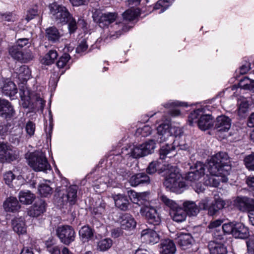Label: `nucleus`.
<instances>
[{"label": "nucleus", "mask_w": 254, "mask_h": 254, "mask_svg": "<svg viewBox=\"0 0 254 254\" xmlns=\"http://www.w3.org/2000/svg\"><path fill=\"white\" fill-rule=\"evenodd\" d=\"M206 169L211 176L219 177L229 174L231 168L228 154L220 152L213 156L208 163Z\"/></svg>", "instance_id": "obj_1"}, {"label": "nucleus", "mask_w": 254, "mask_h": 254, "mask_svg": "<svg viewBox=\"0 0 254 254\" xmlns=\"http://www.w3.org/2000/svg\"><path fill=\"white\" fill-rule=\"evenodd\" d=\"M162 172L165 178L164 185L167 188L173 191H179L186 187V183L176 166L168 165L164 167Z\"/></svg>", "instance_id": "obj_2"}, {"label": "nucleus", "mask_w": 254, "mask_h": 254, "mask_svg": "<svg viewBox=\"0 0 254 254\" xmlns=\"http://www.w3.org/2000/svg\"><path fill=\"white\" fill-rule=\"evenodd\" d=\"M30 45L29 38L18 39L15 45L9 48V53L13 59L21 63H27L33 59V56L30 53L24 54L22 49L25 47H29Z\"/></svg>", "instance_id": "obj_3"}, {"label": "nucleus", "mask_w": 254, "mask_h": 254, "mask_svg": "<svg viewBox=\"0 0 254 254\" xmlns=\"http://www.w3.org/2000/svg\"><path fill=\"white\" fill-rule=\"evenodd\" d=\"M28 164L35 171H45L51 168L45 154L39 151L25 154Z\"/></svg>", "instance_id": "obj_4"}, {"label": "nucleus", "mask_w": 254, "mask_h": 254, "mask_svg": "<svg viewBox=\"0 0 254 254\" xmlns=\"http://www.w3.org/2000/svg\"><path fill=\"white\" fill-rule=\"evenodd\" d=\"M50 13L52 18L57 23L62 25L67 24L72 16L68 9L64 6L54 2L49 5Z\"/></svg>", "instance_id": "obj_5"}, {"label": "nucleus", "mask_w": 254, "mask_h": 254, "mask_svg": "<svg viewBox=\"0 0 254 254\" xmlns=\"http://www.w3.org/2000/svg\"><path fill=\"white\" fill-rule=\"evenodd\" d=\"M140 213L141 215L146 217L149 224L154 226V229L158 231L162 230L163 226L161 217L155 207L150 205L142 206L140 209Z\"/></svg>", "instance_id": "obj_6"}, {"label": "nucleus", "mask_w": 254, "mask_h": 254, "mask_svg": "<svg viewBox=\"0 0 254 254\" xmlns=\"http://www.w3.org/2000/svg\"><path fill=\"white\" fill-rule=\"evenodd\" d=\"M234 204L240 211L248 213L250 221L254 225V199L247 196H238L234 200Z\"/></svg>", "instance_id": "obj_7"}, {"label": "nucleus", "mask_w": 254, "mask_h": 254, "mask_svg": "<svg viewBox=\"0 0 254 254\" xmlns=\"http://www.w3.org/2000/svg\"><path fill=\"white\" fill-rule=\"evenodd\" d=\"M160 198L166 205L171 208L170 214L174 221L181 223L186 220L187 216L186 211L183 208L179 207L174 201L170 199L164 195H162Z\"/></svg>", "instance_id": "obj_8"}, {"label": "nucleus", "mask_w": 254, "mask_h": 254, "mask_svg": "<svg viewBox=\"0 0 254 254\" xmlns=\"http://www.w3.org/2000/svg\"><path fill=\"white\" fill-rule=\"evenodd\" d=\"M117 16L116 12L103 13L98 10H96L92 15L94 21L98 23L101 27L108 26L116 20Z\"/></svg>", "instance_id": "obj_9"}, {"label": "nucleus", "mask_w": 254, "mask_h": 254, "mask_svg": "<svg viewBox=\"0 0 254 254\" xmlns=\"http://www.w3.org/2000/svg\"><path fill=\"white\" fill-rule=\"evenodd\" d=\"M157 136L156 142L158 143L165 141L172 135H177L175 133L176 127H171L169 122L161 124L157 127Z\"/></svg>", "instance_id": "obj_10"}, {"label": "nucleus", "mask_w": 254, "mask_h": 254, "mask_svg": "<svg viewBox=\"0 0 254 254\" xmlns=\"http://www.w3.org/2000/svg\"><path fill=\"white\" fill-rule=\"evenodd\" d=\"M57 234L63 244L68 245L75 240V233L72 227L64 226L58 228Z\"/></svg>", "instance_id": "obj_11"}, {"label": "nucleus", "mask_w": 254, "mask_h": 254, "mask_svg": "<svg viewBox=\"0 0 254 254\" xmlns=\"http://www.w3.org/2000/svg\"><path fill=\"white\" fill-rule=\"evenodd\" d=\"M17 151L13 149L7 143H0V161L2 162H10L17 158Z\"/></svg>", "instance_id": "obj_12"}, {"label": "nucleus", "mask_w": 254, "mask_h": 254, "mask_svg": "<svg viewBox=\"0 0 254 254\" xmlns=\"http://www.w3.org/2000/svg\"><path fill=\"white\" fill-rule=\"evenodd\" d=\"M206 166L207 165L202 162H197L194 168L192 169V171L188 172L186 174L185 177L186 180L190 182H195L198 181L204 175L208 176L207 171H206Z\"/></svg>", "instance_id": "obj_13"}, {"label": "nucleus", "mask_w": 254, "mask_h": 254, "mask_svg": "<svg viewBox=\"0 0 254 254\" xmlns=\"http://www.w3.org/2000/svg\"><path fill=\"white\" fill-rule=\"evenodd\" d=\"M176 144L177 142L174 141L173 144H166L162 146L160 149V158L163 160L167 157L170 158L176 154V149L186 150L189 148L188 145L185 143L178 144L176 147Z\"/></svg>", "instance_id": "obj_14"}, {"label": "nucleus", "mask_w": 254, "mask_h": 254, "mask_svg": "<svg viewBox=\"0 0 254 254\" xmlns=\"http://www.w3.org/2000/svg\"><path fill=\"white\" fill-rule=\"evenodd\" d=\"M158 231L155 229H146L143 230L141 233V239L146 243L154 244L160 241V236Z\"/></svg>", "instance_id": "obj_15"}, {"label": "nucleus", "mask_w": 254, "mask_h": 254, "mask_svg": "<svg viewBox=\"0 0 254 254\" xmlns=\"http://www.w3.org/2000/svg\"><path fill=\"white\" fill-rule=\"evenodd\" d=\"M15 114V112L11 103L4 99H0V117L9 120Z\"/></svg>", "instance_id": "obj_16"}, {"label": "nucleus", "mask_w": 254, "mask_h": 254, "mask_svg": "<svg viewBox=\"0 0 254 254\" xmlns=\"http://www.w3.org/2000/svg\"><path fill=\"white\" fill-rule=\"evenodd\" d=\"M46 203L42 199L36 201L27 211V215L30 217H37L46 211Z\"/></svg>", "instance_id": "obj_17"}, {"label": "nucleus", "mask_w": 254, "mask_h": 254, "mask_svg": "<svg viewBox=\"0 0 254 254\" xmlns=\"http://www.w3.org/2000/svg\"><path fill=\"white\" fill-rule=\"evenodd\" d=\"M231 126V120L228 117L222 115L217 117L215 128L220 132L228 131Z\"/></svg>", "instance_id": "obj_18"}, {"label": "nucleus", "mask_w": 254, "mask_h": 254, "mask_svg": "<svg viewBox=\"0 0 254 254\" xmlns=\"http://www.w3.org/2000/svg\"><path fill=\"white\" fill-rule=\"evenodd\" d=\"M1 88L2 93L8 96L11 99H13L17 93L15 84L9 79H6L3 81V85Z\"/></svg>", "instance_id": "obj_19"}, {"label": "nucleus", "mask_w": 254, "mask_h": 254, "mask_svg": "<svg viewBox=\"0 0 254 254\" xmlns=\"http://www.w3.org/2000/svg\"><path fill=\"white\" fill-rule=\"evenodd\" d=\"M118 221L121 225V228L125 230L133 229L136 224L133 217L128 213L121 215L119 218Z\"/></svg>", "instance_id": "obj_20"}, {"label": "nucleus", "mask_w": 254, "mask_h": 254, "mask_svg": "<svg viewBox=\"0 0 254 254\" xmlns=\"http://www.w3.org/2000/svg\"><path fill=\"white\" fill-rule=\"evenodd\" d=\"M177 236L176 242L183 249H186L191 247L193 240L190 234L179 232L177 233Z\"/></svg>", "instance_id": "obj_21"}, {"label": "nucleus", "mask_w": 254, "mask_h": 254, "mask_svg": "<svg viewBox=\"0 0 254 254\" xmlns=\"http://www.w3.org/2000/svg\"><path fill=\"white\" fill-rule=\"evenodd\" d=\"M78 189V187L76 185H71L68 187L66 190V193L63 195V200L68 202L70 205L74 204L77 201Z\"/></svg>", "instance_id": "obj_22"}, {"label": "nucleus", "mask_w": 254, "mask_h": 254, "mask_svg": "<svg viewBox=\"0 0 254 254\" xmlns=\"http://www.w3.org/2000/svg\"><path fill=\"white\" fill-rule=\"evenodd\" d=\"M150 181L149 177L145 173H137L132 176L129 179V183L133 187L148 184Z\"/></svg>", "instance_id": "obj_23"}, {"label": "nucleus", "mask_w": 254, "mask_h": 254, "mask_svg": "<svg viewBox=\"0 0 254 254\" xmlns=\"http://www.w3.org/2000/svg\"><path fill=\"white\" fill-rule=\"evenodd\" d=\"M116 207L122 211H127L129 205L128 197L125 195L118 194L113 195Z\"/></svg>", "instance_id": "obj_24"}, {"label": "nucleus", "mask_w": 254, "mask_h": 254, "mask_svg": "<svg viewBox=\"0 0 254 254\" xmlns=\"http://www.w3.org/2000/svg\"><path fill=\"white\" fill-rule=\"evenodd\" d=\"M178 106H188V103L186 102H181L178 101H169L168 103L164 105V107L169 110L168 112L171 116L177 117L181 114L180 110L177 108Z\"/></svg>", "instance_id": "obj_25"}, {"label": "nucleus", "mask_w": 254, "mask_h": 254, "mask_svg": "<svg viewBox=\"0 0 254 254\" xmlns=\"http://www.w3.org/2000/svg\"><path fill=\"white\" fill-rule=\"evenodd\" d=\"M214 122V118L211 115H204L200 117L197 125L201 130H206L213 127Z\"/></svg>", "instance_id": "obj_26"}, {"label": "nucleus", "mask_w": 254, "mask_h": 254, "mask_svg": "<svg viewBox=\"0 0 254 254\" xmlns=\"http://www.w3.org/2000/svg\"><path fill=\"white\" fill-rule=\"evenodd\" d=\"M176 251L174 242L170 239H165L160 243V252L162 254H174Z\"/></svg>", "instance_id": "obj_27"}, {"label": "nucleus", "mask_w": 254, "mask_h": 254, "mask_svg": "<svg viewBox=\"0 0 254 254\" xmlns=\"http://www.w3.org/2000/svg\"><path fill=\"white\" fill-rule=\"evenodd\" d=\"M79 235L83 243L88 242L93 238L94 230L88 225H84L79 230Z\"/></svg>", "instance_id": "obj_28"}, {"label": "nucleus", "mask_w": 254, "mask_h": 254, "mask_svg": "<svg viewBox=\"0 0 254 254\" xmlns=\"http://www.w3.org/2000/svg\"><path fill=\"white\" fill-rule=\"evenodd\" d=\"M3 206L4 210L7 212H14L20 208L17 198L12 196L7 198L3 202Z\"/></svg>", "instance_id": "obj_29"}, {"label": "nucleus", "mask_w": 254, "mask_h": 254, "mask_svg": "<svg viewBox=\"0 0 254 254\" xmlns=\"http://www.w3.org/2000/svg\"><path fill=\"white\" fill-rule=\"evenodd\" d=\"M208 248L210 254H226L227 250L224 244L215 241H210Z\"/></svg>", "instance_id": "obj_30"}, {"label": "nucleus", "mask_w": 254, "mask_h": 254, "mask_svg": "<svg viewBox=\"0 0 254 254\" xmlns=\"http://www.w3.org/2000/svg\"><path fill=\"white\" fill-rule=\"evenodd\" d=\"M183 206L187 215L189 216H195L199 212V208L193 201L186 200L183 202Z\"/></svg>", "instance_id": "obj_31"}, {"label": "nucleus", "mask_w": 254, "mask_h": 254, "mask_svg": "<svg viewBox=\"0 0 254 254\" xmlns=\"http://www.w3.org/2000/svg\"><path fill=\"white\" fill-rule=\"evenodd\" d=\"M249 236L248 229L241 223H237L234 225L233 236L236 238L246 239Z\"/></svg>", "instance_id": "obj_32"}, {"label": "nucleus", "mask_w": 254, "mask_h": 254, "mask_svg": "<svg viewBox=\"0 0 254 254\" xmlns=\"http://www.w3.org/2000/svg\"><path fill=\"white\" fill-rule=\"evenodd\" d=\"M45 32L46 38L52 43L59 42L62 36L59 30L55 26L47 28Z\"/></svg>", "instance_id": "obj_33"}, {"label": "nucleus", "mask_w": 254, "mask_h": 254, "mask_svg": "<svg viewBox=\"0 0 254 254\" xmlns=\"http://www.w3.org/2000/svg\"><path fill=\"white\" fill-rule=\"evenodd\" d=\"M225 203L221 198L215 199L211 203H209L208 214L210 216H213L221 209H222Z\"/></svg>", "instance_id": "obj_34"}, {"label": "nucleus", "mask_w": 254, "mask_h": 254, "mask_svg": "<svg viewBox=\"0 0 254 254\" xmlns=\"http://www.w3.org/2000/svg\"><path fill=\"white\" fill-rule=\"evenodd\" d=\"M15 73L17 74L18 78L23 81L29 79L31 76V71L27 66L23 65L15 69Z\"/></svg>", "instance_id": "obj_35"}, {"label": "nucleus", "mask_w": 254, "mask_h": 254, "mask_svg": "<svg viewBox=\"0 0 254 254\" xmlns=\"http://www.w3.org/2000/svg\"><path fill=\"white\" fill-rule=\"evenodd\" d=\"M19 199L21 203L24 204H30L35 199V195L30 191H21L19 193Z\"/></svg>", "instance_id": "obj_36"}, {"label": "nucleus", "mask_w": 254, "mask_h": 254, "mask_svg": "<svg viewBox=\"0 0 254 254\" xmlns=\"http://www.w3.org/2000/svg\"><path fill=\"white\" fill-rule=\"evenodd\" d=\"M58 56L57 52L55 50H50L41 60L42 64L50 65L54 63Z\"/></svg>", "instance_id": "obj_37"}, {"label": "nucleus", "mask_w": 254, "mask_h": 254, "mask_svg": "<svg viewBox=\"0 0 254 254\" xmlns=\"http://www.w3.org/2000/svg\"><path fill=\"white\" fill-rule=\"evenodd\" d=\"M113 29L112 32H114V34L110 33V37L116 38L120 36L123 32H126L128 30L127 27L124 25L122 22L116 23L115 24L111 26Z\"/></svg>", "instance_id": "obj_38"}, {"label": "nucleus", "mask_w": 254, "mask_h": 254, "mask_svg": "<svg viewBox=\"0 0 254 254\" xmlns=\"http://www.w3.org/2000/svg\"><path fill=\"white\" fill-rule=\"evenodd\" d=\"M239 108L238 114L241 118H245L246 114L248 112L249 104L246 98H242L238 101Z\"/></svg>", "instance_id": "obj_39"}, {"label": "nucleus", "mask_w": 254, "mask_h": 254, "mask_svg": "<svg viewBox=\"0 0 254 254\" xmlns=\"http://www.w3.org/2000/svg\"><path fill=\"white\" fill-rule=\"evenodd\" d=\"M155 141L156 140L150 139L149 141L140 144L143 151L144 155L146 156L153 152L156 147Z\"/></svg>", "instance_id": "obj_40"}, {"label": "nucleus", "mask_w": 254, "mask_h": 254, "mask_svg": "<svg viewBox=\"0 0 254 254\" xmlns=\"http://www.w3.org/2000/svg\"><path fill=\"white\" fill-rule=\"evenodd\" d=\"M162 164L158 161H153L149 163L148 167L146 169L147 173L149 174H153L158 171L159 173H163Z\"/></svg>", "instance_id": "obj_41"}, {"label": "nucleus", "mask_w": 254, "mask_h": 254, "mask_svg": "<svg viewBox=\"0 0 254 254\" xmlns=\"http://www.w3.org/2000/svg\"><path fill=\"white\" fill-rule=\"evenodd\" d=\"M139 14V10L137 9H128L123 13L124 19L126 21H131L135 19Z\"/></svg>", "instance_id": "obj_42"}, {"label": "nucleus", "mask_w": 254, "mask_h": 254, "mask_svg": "<svg viewBox=\"0 0 254 254\" xmlns=\"http://www.w3.org/2000/svg\"><path fill=\"white\" fill-rule=\"evenodd\" d=\"M13 230L18 234H24L26 232L25 222L21 219H18L13 223Z\"/></svg>", "instance_id": "obj_43"}, {"label": "nucleus", "mask_w": 254, "mask_h": 254, "mask_svg": "<svg viewBox=\"0 0 254 254\" xmlns=\"http://www.w3.org/2000/svg\"><path fill=\"white\" fill-rule=\"evenodd\" d=\"M238 85L241 88L253 90L254 88V81L245 76L240 79Z\"/></svg>", "instance_id": "obj_44"}, {"label": "nucleus", "mask_w": 254, "mask_h": 254, "mask_svg": "<svg viewBox=\"0 0 254 254\" xmlns=\"http://www.w3.org/2000/svg\"><path fill=\"white\" fill-rule=\"evenodd\" d=\"M112 240L110 238H106L100 240L97 244V249L100 251H106L112 246Z\"/></svg>", "instance_id": "obj_45"}, {"label": "nucleus", "mask_w": 254, "mask_h": 254, "mask_svg": "<svg viewBox=\"0 0 254 254\" xmlns=\"http://www.w3.org/2000/svg\"><path fill=\"white\" fill-rule=\"evenodd\" d=\"M202 110L197 109L192 112L188 117V122L190 126H193L194 123H198V120L200 117L202 116Z\"/></svg>", "instance_id": "obj_46"}, {"label": "nucleus", "mask_w": 254, "mask_h": 254, "mask_svg": "<svg viewBox=\"0 0 254 254\" xmlns=\"http://www.w3.org/2000/svg\"><path fill=\"white\" fill-rule=\"evenodd\" d=\"M38 191L41 196L47 197L52 193L53 189L50 185L43 183L39 185Z\"/></svg>", "instance_id": "obj_47"}, {"label": "nucleus", "mask_w": 254, "mask_h": 254, "mask_svg": "<svg viewBox=\"0 0 254 254\" xmlns=\"http://www.w3.org/2000/svg\"><path fill=\"white\" fill-rule=\"evenodd\" d=\"M128 154L134 158H138L144 156L140 144L133 146V147L130 149Z\"/></svg>", "instance_id": "obj_48"}, {"label": "nucleus", "mask_w": 254, "mask_h": 254, "mask_svg": "<svg viewBox=\"0 0 254 254\" xmlns=\"http://www.w3.org/2000/svg\"><path fill=\"white\" fill-rule=\"evenodd\" d=\"M213 237L215 241H219L223 244L226 239V234L222 230L219 229H215L213 233Z\"/></svg>", "instance_id": "obj_49"}, {"label": "nucleus", "mask_w": 254, "mask_h": 254, "mask_svg": "<svg viewBox=\"0 0 254 254\" xmlns=\"http://www.w3.org/2000/svg\"><path fill=\"white\" fill-rule=\"evenodd\" d=\"M70 57L68 54L64 53L57 62V65L59 68H63L65 67L70 60Z\"/></svg>", "instance_id": "obj_50"}, {"label": "nucleus", "mask_w": 254, "mask_h": 254, "mask_svg": "<svg viewBox=\"0 0 254 254\" xmlns=\"http://www.w3.org/2000/svg\"><path fill=\"white\" fill-rule=\"evenodd\" d=\"M244 161L247 169L249 170H254V154L253 153L246 156Z\"/></svg>", "instance_id": "obj_51"}, {"label": "nucleus", "mask_w": 254, "mask_h": 254, "mask_svg": "<svg viewBox=\"0 0 254 254\" xmlns=\"http://www.w3.org/2000/svg\"><path fill=\"white\" fill-rule=\"evenodd\" d=\"M15 178V175L11 171H8L3 174V180L9 187H13L12 181Z\"/></svg>", "instance_id": "obj_52"}, {"label": "nucleus", "mask_w": 254, "mask_h": 254, "mask_svg": "<svg viewBox=\"0 0 254 254\" xmlns=\"http://www.w3.org/2000/svg\"><path fill=\"white\" fill-rule=\"evenodd\" d=\"M47 251L50 254H61V251L59 247L54 245L47 242L46 244Z\"/></svg>", "instance_id": "obj_53"}, {"label": "nucleus", "mask_w": 254, "mask_h": 254, "mask_svg": "<svg viewBox=\"0 0 254 254\" xmlns=\"http://www.w3.org/2000/svg\"><path fill=\"white\" fill-rule=\"evenodd\" d=\"M25 130L27 135L31 137L34 135L35 131V124L31 121H28L26 124Z\"/></svg>", "instance_id": "obj_54"}, {"label": "nucleus", "mask_w": 254, "mask_h": 254, "mask_svg": "<svg viewBox=\"0 0 254 254\" xmlns=\"http://www.w3.org/2000/svg\"><path fill=\"white\" fill-rule=\"evenodd\" d=\"M88 45L85 39H82L79 42L76 49V52L77 53L81 54L87 50Z\"/></svg>", "instance_id": "obj_55"}, {"label": "nucleus", "mask_w": 254, "mask_h": 254, "mask_svg": "<svg viewBox=\"0 0 254 254\" xmlns=\"http://www.w3.org/2000/svg\"><path fill=\"white\" fill-rule=\"evenodd\" d=\"M216 177L215 176H211L209 177L208 180L206 181V185L217 187L220 184V179Z\"/></svg>", "instance_id": "obj_56"}, {"label": "nucleus", "mask_w": 254, "mask_h": 254, "mask_svg": "<svg viewBox=\"0 0 254 254\" xmlns=\"http://www.w3.org/2000/svg\"><path fill=\"white\" fill-rule=\"evenodd\" d=\"M116 172L118 175L123 177V179L128 178L130 175V171L124 167L117 168Z\"/></svg>", "instance_id": "obj_57"}, {"label": "nucleus", "mask_w": 254, "mask_h": 254, "mask_svg": "<svg viewBox=\"0 0 254 254\" xmlns=\"http://www.w3.org/2000/svg\"><path fill=\"white\" fill-rule=\"evenodd\" d=\"M105 204L101 203L99 206L95 207L92 210V213L94 215H101L105 211Z\"/></svg>", "instance_id": "obj_58"}, {"label": "nucleus", "mask_w": 254, "mask_h": 254, "mask_svg": "<svg viewBox=\"0 0 254 254\" xmlns=\"http://www.w3.org/2000/svg\"><path fill=\"white\" fill-rule=\"evenodd\" d=\"M233 230H234V225H233L232 223L224 224L222 227V231L226 235L232 234L233 235Z\"/></svg>", "instance_id": "obj_59"}, {"label": "nucleus", "mask_w": 254, "mask_h": 254, "mask_svg": "<svg viewBox=\"0 0 254 254\" xmlns=\"http://www.w3.org/2000/svg\"><path fill=\"white\" fill-rule=\"evenodd\" d=\"M1 18L6 21H14L16 20L17 17L15 15H13L12 13L8 12L1 14Z\"/></svg>", "instance_id": "obj_60"}, {"label": "nucleus", "mask_w": 254, "mask_h": 254, "mask_svg": "<svg viewBox=\"0 0 254 254\" xmlns=\"http://www.w3.org/2000/svg\"><path fill=\"white\" fill-rule=\"evenodd\" d=\"M250 69V64L246 63L242 65L240 68L236 70V73L240 74H245Z\"/></svg>", "instance_id": "obj_61"}, {"label": "nucleus", "mask_w": 254, "mask_h": 254, "mask_svg": "<svg viewBox=\"0 0 254 254\" xmlns=\"http://www.w3.org/2000/svg\"><path fill=\"white\" fill-rule=\"evenodd\" d=\"M68 28L70 33H74L77 29V24L75 20L72 16L67 22Z\"/></svg>", "instance_id": "obj_62"}, {"label": "nucleus", "mask_w": 254, "mask_h": 254, "mask_svg": "<svg viewBox=\"0 0 254 254\" xmlns=\"http://www.w3.org/2000/svg\"><path fill=\"white\" fill-rule=\"evenodd\" d=\"M165 1V0H159L155 5L154 8L156 9L162 8L159 13L164 12L168 6Z\"/></svg>", "instance_id": "obj_63"}, {"label": "nucleus", "mask_w": 254, "mask_h": 254, "mask_svg": "<svg viewBox=\"0 0 254 254\" xmlns=\"http://www.w3.org/2000/svg\"><path fill=\"white\" fill-rule=\"evenodd\" d=\"M38 14V11L37 8H33L28 10L27 16L26 20L29 21L32 19L35 16Z\"/></svg>", "instance_id": "obj_64"}]
</instances>
